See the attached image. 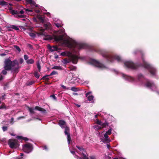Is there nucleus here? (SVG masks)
Returning a JSON list of instances; mask_svg holds the SVG:
<instances>
[{
	"instance_id": "nucleus-20",
	"label": "nucleus",
	"mask_w": 159,
	"mask_h": 159,
	"mask_svg": "<svg viewBox=\"0 0 159 159\" xmlns=\"http://www.w3.org/2000/svg\"><path fill=\"white\" fill-rule=\"evenodd\" d=\"M34 109L40 111L45 112V110L43 108L40 107L39 106H36L35 107Z\"/></svg>"
},
{
	"instance_id": "nucleus-2",
	"label": "nucleus",
	"mask_w": 159,
	"mask_h": 159,
	"mask_svg": "<svg viewBox=\"0 0 159 159\" xmlns=\"http://www.w3.org/2000/svg\"><path fill=\"white\" fill-rule=\"evenodd\" d=\"M122 75L123 77L127 80L134 83H135L136 81L137 82H140L141 84H143L145 86L151 89L152 90H156V87L155 84L153 83L144 79L141 75L140 74L138 75V79L136 80L134 79V78L125 75L124 74H122Z\"/></svg>"
},
{
	"instance_id": "nucleus-6",
	"label": "nucleus",
	"mask_w": 159,
	"mask_h": 159,
	"mask_svg": "<svg viewBox=\"0 0 159 159\" xmlns=\"http://www.w3.org/2000/svg\"><path fill=\"white\" fill-rule=\"evenodd\" d=\"M36 18H34L33 19V20L34 22L36 23H41L43 24V27L45 29L47 30L49 28V24L45 23V21L44 20L43 17L41 15H38L36 16Z\"/></svg>"
},
{
	"instance_id": "nucleus-44",
	"label": "nucleus",
	"mask_w": 159,
	"mask_h": 159,
	"mask_svg": "<svg viewBox=\"0 0 159 159\" xmlns=\"http://www.w3.org/2000/svg\"><path fill=\"white\" fill-rule=\"evenodd\" d=\"M32 2H32L30 4L32 5H34V6H35V7H37V5H35L36 4L35 2L34 1H33V0H32Z\"/></svg>"
},
{
	"instance_id": "nucleus-10",
	"label": "nucleus",
	"mask_w": 159,
	"mask_h": 159,
	"mask_svg": "<svg viewBox=\"0 0 159 159\" xmlns=\"http://www.w3.org/2000/svg\"><path fill=\"white\" fill-rule=\"evenodd\" d=\"M143 66L145 68L148 69L150 73L153 75H155L156 74V70L155 68L152 66L148 64L147 62H145L143 59Z\"/></svg>"
},
{
	"instance_id": "nucleus-27",
	"label": "nucleus",
	"mask_w": 159,
	"mask_h": 159,
	"mask_svg": "<svg viewBox=\"0 0 159 159\" xmlns=\"http://www.w3.org/2000/svg\"><path fill=\"white\" fill-rule=\"evenodd\" d=\"M7 5V3L4 0L0 1V5H2V6H4L5 5Z\"/></svg>"
},
{
	"instance_id": "nucleus-47",
	"label": "nucleus",
	"mask_w": 159,
	"mask_h": 159,
	"mask_svg": "<svg viewBox=\"0 0 159 159\" xmlns=\"http://www.w3.org/2000/svg\"><path fill=\"white\" fill-rule=\"evenodd\" d=\"M24 13V11H23V10H21L20 11H19V14H20L21 15L23 14Z\"/></svg>"
},
{
	"instance_id": "nucleus-3",
	"label": "nucleus",
	"mask_w": 159,
	"mask_h": 159,
	"mask_svg": "<svg viewBox=\"0 0 159 159\" xmlns=\"http://www.w3.org/2000/svg\"><path fill=\"white\" fill-rule=\"evenodd\" d=\"M4 68L8 71L11 70L13 74H16L19 72L20 67L17 60L11 61L9 59H7L4 61Z\"/></svg>"
},
{
	"instance_id": "nucleus-12",
	"label": "nucleus",
	"mask_w": 159,
	"mask_h": 159,
	"mask_svg": "<svg viewBox=\"0 0 159 159\" xmlns=\"http://www.w3.org/2000/svg\"><path fill=\"white\" fill-rule=\"evenodd\" d=\"M91 63L96 67L102 69H104L107 68V67L106 66L95 60H92Z\"/></svg>"
},
{
	"instance_id": "nucleus-7",
	"label": "nucleus",
	"mask_w": 159,
	"mask_h": 159,
	"mask_svg": "<svg viewBox=\"0 0 159 159\" xmlns=\"http://www.w3.org/2000/svg\"><path fill=\"white\" fill-rule=\"evenodd\" d=\"M112 130V128H110L106 133L104 134V138H103L101 135H100V133H99V136L100 137V139L101 141L103 143L108 142L109 143L111 141L110 139L109 138L108 135H110L111 133V131Z\"/></svg>"
},
{
	"instance_id": "nucleus-26",
	"label": "nucleus",
	"mask_w": 159,
	"mask_h": 159,
	"mask_svg": "<svg viewBox=\"0 0 159 159\" xmlns=\"http://www.w3.org/2000/svg\"><path fill=\"white\" fill-rule=\"evenodd\" d=\"M34 76L37 79H38L39 77V75L38 73V72L35 71L33 73Z\"/></svg>"
},
{
	"instance_id": "nucleus-11",
	"label": "nucleus",
	"mask_w": 159,
	"mask_h": 159,
	"mask_svg": "<svg viewBox=\"0 0 159 159\" xmlns=\"http://www.w3.org/2000/svg\"><path fill=\"white\" fill-rule=\"evenodd\" d=\"M23 151L27 153L31 152L33 149V145L30 143H26L23 145Z\"/></svg>"
},
{
	"instance_id": "nucleus-14",
	"label": "nucleus",
	"mask_w": 159,
	"mask_h": 159,
	"mask_svg": "<svg viewBox=\"0 0 159 159\" xmlns=\"http://www.w3.org/2000/svg\"><path fill=\"white\" fill-rule=\"evenodd\" d=\"M125 65L127 68H130L132 69H136V66L130 61H127L125 62Z\"/></svg>"
},
{
	"instance_id": "nucleus-35",
	"label": "nucleus",
	"mask_w": 159,
	"mask_h": 159,
	"mask_svg": "<svg viewBox=\"0 0 159 159\" xmlns=\"http://www.w3.org/2000/svg\"><path fill=\"white\" fill-rule=\"evenodd\" d=\"M29 111L30 112L31 114H34V109L32 108H29Z\"/></svg>"
},
{
	"instance_id": "nucleus-49",
	"label": "nucleus",
	"mask_w": 159,
	"mask_h": 159,
	"mask_svg": "<svg viewBox=\"0 0 159 159\" xmlns=\"http://www.w3.org/2000/svg\"><path fill=\"white\" fill-rule=\"evenodd\" d=\"M28 47L30 49H32L33 48V47L32 46L31 44H28Z\"/></svg>"
},
{
	"instance_id": "nucleus-52",
	"label": "nucleus",
	"mask_w": 159,
	"mask_h": 159,
	"mask_svg": "<svg viewBox=\"0 0 159 159\" xmlns=\"http://www.w3.org/2000/svg\"><path fill=\"white\" fill-rule=\"evenodd\" d=\"M3 79V76L1 75L0 73V81L2 80Z\"/></svg>"
},
{
	"instance_id": "nucleus-32",
	"label": "nucleus",
	"mask_w": 159,
	"mask_h": 159,
	"mask_svg": "<svg viewBox=\"0 0 159 159\" xmlns=\"http://www.w3.org/2000/svg\"><path fill=\"white\" fill-rule=\"evenodd\" d=\"M57 71H52L51 73H50V76L52 75H57Z\"/></svg>"
},
{
	"instance_id": "nucleus-31",
	"label": "nucleus",
	"mask_w": 159,
	"mask_h": 159,
	"mask_svg": "<svg viewBox=\"0 0 159 159\" xmlns=\"http://www.w3.org/2000/svg\"><path fill=\"white\" fill-rule=\"evenodd\" d=\"M14 47L19 52H20L21 51V50L19 47L17 45L14 46Z\"/></svg>"
},
{
	"instance_id": "nucleus-37",
	"label": "nucleus",
	"mask_w": 159,
	"mask_h": 159,
	"mask_svg": "<svg viewBox=\"0 0 159 159\" xmlns=\"http://www.w3.org/2000/svg\"><path fill=\"white\" fill-rule=\"evenodd\" d=\"M7 127L6 126H3L2 127V129L3 131H5L7 130Z\"/></svg>"
},
{
	"instance_id": "nucleus-50",
	"label": "nucleus",
	"mask_w": 159,
	"mask_h": 159,
	"mask_svg": "<svg viewBox=\"0 0 159 159\" xmlns=\"http://www.w3.org/2000/svg\"><path fill=\"white\" fill-rule=\"evenodd\" d=\"M108 143L107 144V147L108 149H109L111 147V146L109 144V143L107 142Z\"/></svg>"
},
{
	"instance_id": "nucleus-28",
	"label": "nucleus",
	"mask_w": 159,
	"mask_h": 159,
	"mask_svg": "<svg viewBox=\"0 0 159 159\" xmlns=\"http://www.w3.org/2000/svg\"><path fill=\"white\" fill-rule=\"evenodd\" d=\"M7 109L4 103H2V105L0 106V109Z\"/></svg>"
},
{
	"instance_id": "nucleus-5",
	"label": "nucleus",
	"mask_w": 159,
	"mask_h": 159,
	"mask_svg": "<svg viewBox=\"0 0 159 159\" xmlns=\"http://www.w3.org/2000/svg\"><path fill=\"white\" fill-rule=\"evenodd\" d=\"M59 124L60 126L62 128H65V134L67 136V139L68 144H69L71 138L70 137V134L69 133V128L67 127L66 125V123L65 121L63 120H60L59 121Z\"/></svg>"
},
{
	"instance_id": "nucleus-57",
	"label": "nucleus",
	"mask_w": 159,
	"mask_h": 159,
	"mask_svg": "<svg viewBox=\"0 0 159 159\" xmlns=\"http://www.w3.org/2000/svg\"><path fill=\"white\" fill-rule=\"evenodd\" d=\"M47 48L48 50H50V44L48 45Z\"/></svg>"
},
{
	"instance_id": "nucleus-63",
	"label": "nucleus",
	"mask_w": 159,
	"mask_h": 159,
	"mask_svg": "<svg viewBox=\"0 0 159 159\" xmlns=\"http://www.w3.org/2000/svg\"><path fill=\"white\" fill-rule=\"evenodd\" d=\"M73 94L74 95H77V93H73Z\"/></svg>"
},
{
	"instance_id": "nucleus-51",
	"label": "nucleus",
	"mask_w": 159,
	"mask_h": 159,
	"mask_svg": "<svg viewBox=\"0 0 159 159\" xmlns=\"http://www.w3.org/2000/svg\"><path fill=\"white\" fill-rule=\"evenodd\" d=\"M34 83V81H30L29 82L28 84V85H30Z\"/></svg>"
},
{
	"instance_id": "nucleus-15",
	"label": "nucleus",
	"mask_w": 159,
	"mask_h": 159,
	"mask_svg": "<svg viewBox=\"0 0 159 159\" xmlns=\"http://www.w3.org/2000/svg\"><path fill=\"white\" fill-rule=\"evenodd\" d=\"M92 93L91 92H89L87 93L86 94V96L87 97L88 100L91 102H93L94 101V97L92 95H90Z\"/></svg>"
},
{
	"instance_id": "nucleus-23",
	"label": "nucleus",
	"mask_w": 159,
	"mask_h": 159,
	"mask_svg": "<svg viewBox=\"0 0 159 159\" xmlns=\"http://www.w3.org/2000/svg\"><path fill=\"white\" fill-rule=\"evenodd\" d=\"M93 127L96 130H98L102 128V126L98 125H95L93 126Z\"/></svg>"
},
{
	"instance_id": "nucleus-16",
	"label": "nucleus",
	"mask_w": 159,
	"mask_h": 159,
	"mask_svg": "<svg viewBox=\"0 0 159 159\" xmlns=\"http://www.w3.org/2000/svg\"><path fill=\"white\" fill-rule=\"evenodd\" d=\"M97 123L98 125L102 126V128L105 127L107 126H108V124L107 122L102 123L101 121L98 120H97Z\"/></svg>"
},
{
	"instance_id": "nucleus-33",
	"label": "nucleus",
	"mask_w": 159,
	"mask_h": 159,
	"mask_svg": "<svg viewBox=\"0 0 159 159\" xmlns=\"http://www.w3.org/2000/svg\"><path fill=\"white\" fill-rule=\"evenodd\" d=\"M61 87L62 88V89H64L68 90V89H70L69 88H66L65 86H64V85H61Z\"/></svg>"
},
{
	"instance_id": "nucleus-46",
	"label": "nucleus",
	"mask_w": 159,
	"mask_h": 159,
	"mask_svg": "<svg viewBox=\"0 0 159 159\" xmlns=\"http://www.w3.org/2000/svg\"><path fill=\"white\" fill-rule=\"evenodd\" d=\"M14 119L13 117H12L11 119L10 120V123L11 124H13V121H14Z\"/></svg>"
},
{
	"instance_id": "nucleus-41",
	"label": "nucleus",
	"mask_w": 159,
	"mask_h": 159,
	"mask_svg": "<svg viewBox=\"0 0 159 159\" xmlns=\"http://www.w3.org/2000/svg\"><path fill=\"white\" fill-rule=\"evenodd\" d=\"M44 29H42V32H39V34L40 35H44Z\"/></svg>"
},
{
	"instance_id": "nucleus-45",
	"label": "nucleus",
	"mask_w": 159,
	"mask_h": 159,
	"mask_svg": "<svg viewBox=\"0 0 159 159\" xmlns=\"http://www.w3.org/2000/svg\"><path fill=\"white\" fill-rule=\"evenodd\" d=\"M26 2L28 3H29L30 4L32 2V0H25Z\"/></svg>"
},
{
	"instance_id": "nucleus-25",
	"label": "nucleus",
	"mask_w": 159,
	"mask_h": 159,
	"mask_svg": "<svg viewBox=\"0 0 159 159\" xmlns=\"http://www.w3.org/2000/svg\"><path fill=\"white\" fill-rule=\"evenodd\" d=\"M34 60L32 59H30L27 60L26 62L27 64H32L34 63Z\"/></svg>"
},
{
	"instance_id": "nucleus-17",
	"label": "nucleus",
	"mask_w": 159,
	"mask_h": 159,
	"mask_svg": "<svg viewBox=\"0 0 159 159\" xmlns=\"http://www.w3.org/2000/svg\"><path fill=\"white\" fill-rule=\"evenodd\" d=\"M49 75H46L44 76L41 79V80H43L46 82L45 84H49L48 83L49 80V78L48 77L49 76Z\"/></svg>"
},
{
	"instance_id": "nucleus-1",
	"label": "nucleus",
	"mask_w": 159,
	"mask_h": 159,
	"mask_svg": "<svg viewBox=\"0 0 159 159\" xmlns=\"http://www.w3.org/2000/svg\"><path fill=\"white\" fill-rule=\"evenodd\" d=\"M65 30L63 28L57 31V35H54L52 36L50 35V40L54 39L56 41L59 42L61 45L63 46L68 47L71 49L72 53L69 52H64L61 53L62 56L70 57V59L72 63L76 64L77 63L78 60L80 58L79 51L85 47V45L84 44L77 43L75 41L68 36L64 38L66 33Z\"/></svg>"
},
{
	"instance_id": "nucleus-38",
	"label": "nucleus",
	"mask_w": 159,
	"mask_h": 159,
	"mask_svg": "<svg viewBox=\"0 0 159 159\" xmlns=\"http://www.w3.org/2000/svg\"><path fill=\"white\" fill-rule=\"evenodd\" d=\"M70 89L71 90H72L73 91H74V92H76L77 91V89L76 88L74 87L71 88Z\"/></svg>"
},
{
	"instance_id": "nucleus-60",
	"label": "nucleus",
	"mask_w": 159,
	"mask_h": 159,
	"mask_svg": "<svg viewBox=\"0 0 159 159\" xmlns=\"http://www.w3.org/2000/svg\"><path fill=\"white\" fill-rule=\"evenodd\" d=\"M53 20H54V21H56V20H59L58 19H57L56 18H54L53 19Z\"/></svg>"
},
{
	"instance_id": "nucleus-8",
	"label": "nucleus",
	"mask_w": 159,
	"mask_h": 159,
	"mask_svg": "<svg viewBox=\"0 0 159 159\" xmlns=\"http://www.w3.org/2000/svg\"><path fill=\"white\" fill-rule=\"evenodd\" d=\"M102 55L103 57L107 58L108 61L111 62H114L115 60H116L118 61H119L121 59L119 56L116 55L112 56L107 53L105 54H103Z\"/></svg>"
},
{
	"instance_id": "nucleus-30",
	"label": "nucleus",
	"mask_w": 159,
	"mask_h": 159,
	"mask_svg": "<svg viewBox=\"0 0 159 159\" xmlns=\"http://www.w3.org/2000/svg\"><path fill=\"white\" fill-rule=\"evenodd\" d=\"M29 35H30V36L31 37L33 38H34L36 36L35 34L33 33H29Z\"/></svg>"
},
{
	"instance_id": "nucleus-61",
	"label": "nucleus",
	"mask_w": 159,
	"mask_h": 159,
	"mask_svg": "<svg viewBox=\"0 0 159 159\" xmlns=\"http://www.w3.org/2000/svg\"><path fill=\"white\" fill-rule=\"evenodd\" d=\"M24 155V154L23 153H20V156H23Z\"/></svg>"
},
{
	"instance_id": "nucleus-53",
	"label": "nucleus",
	"mask_w": 159,
	"mask_h": 159,
	"mask_svg": "<svg viewBox=\"0 0 159 159\" xmlns=\"http://www.w3.org/2000/svg\"><path fill=\"white\" fill-rule=\"evenodd\" d=\"M25 11H31V12H32L33 11L32 10H31V9H25Z\"/></svg>"
},
{
	"instance_id": "nucleus-62",
	"label": "nucleus",
	"mask_w": 159,
	"mask_h": 159,
	"mask_svg": "<svg viewBox=\"0 0 159 159\" xmlns=\"http://www.w3.org/2000/svg\"><path fill=\"white\" fill-rule=\"evenodd\" d=\"M58 58V56L57 55V56H55V58Z\"/></svg>"
},
{
	"instance_id": "nucleus-19",
	"label": "nucleus",
	"mask_w": 159,
	"mask_h": 159,
	"mask_svg": "<svg viewBox=\"0 0 159 159\" xmlns=\"http://www.w3.org/2000/svg\"><path fill=\"white\" fill-rule=\"evenodd\" d=\"M36 65L38 69L39 72H40L41 66L40 64L39 63V61H36Z\"/></svg>"
},
{
	"instance_id": "nucleus-21",
	"label": "nucleus",
	"mask_w": 159,
	"mask_h": 159,
	"mask_svg": "<svg viewBox=\"0 0 159 159\" xmlns=\"http://www.w3.org/2000/svg\"><path fill=\"white\" fill-rule=\"evenodd\" d=\"M50 52H53L54 51H58V49L57 46H53L51 47L50 46Z\"/></svg>"
},
{
	"instance_id": "nucleus-39",
	"label": "nucleus",
	"mask_w": 159,
	"mask_h": 159,
	"mask_svg": "<svg viewBox=\"0 0 159 159\" xmlns=\"http://www.w3.org/2000/svg\"><path fill=\"white\" fill-rule=\"evenodd\" d=\"M7 70L5 69L2 70V73L4 75H6L7 74Z\"/></svg>"
},
{
	"instance_id": "nucleus-55",
	"label": "nucleus",
	"mask_w": 159,
	"mask_h": 159,
	"mask_svg": "<svg viewBox=\"0 0 159 159\" xmlns=\"http://www.w3.org/2000/svg\"><path fill=\"white\" fill-rule=\"evenodd\" d=\"M5 96H6V95L5 94L3 95L2 96V99L4 100L5 99Z\"/></svg>"
},
{
	"instance_id": "nucleus-18",
	"label": "nucleus",
	"mask_w": 159,
	"mask_h": 159,
	"mask_svg": "<svg viewBox=\"0 0 159 159\" xmlns=\"http://www.w3.org/2000/svg\"><path fill=\"white\" fill-rule=\"evenodd\" d=\"M16 138L18 140H23L25 141H27L29 140V139L27 137H24L22 136H17Z\"/></svg>"
},
{
	"instance_id": "nucleus-43",
	"label": "nucleus",
	"mask_w": 159,
	"mask_h": 159,
	"mask_svg": "<svg viewBox=\"0 0 159 159\" xmlns=\"http://www.w3.org/2000/svg\"><path fill=\"white\" fill-rule=\"evenodd\" d=\"M24 59L26 60L28 59V58H29V57H28V56L27 55H24Z\"/></svg>"
},
{
	"instance_id": "nucleus-59",
	"label": "nucleus",
	"mask_w": 159,
	"mask_h": 159,
	"mask_svg": "<svg viewBox=\"0 0 159 159\" xmlns=\"http://www.w3.org/2000/svg\"><path fill=\"white\" fill-rule=\"evenodd\" d=\"M10 134H11V135L12 136H15V134H12V133H11Z\"/></svg>"
},
{
	"instance_id": "nucleus-56",
	"label": "nucleus",
	"mask_w": 159,
	"mask_h": 159,
	"mask_svg": "<svg viewBox=\"0 0 159 159\" xmlns=\"http://www.w3.org/2000/svg\"><path fill=\"white\" fill-rule=\"evenodd\" d=\"M16 159H23L22 157H17L16 158Z\"/></svg>"
},
{
	"instance_id": "nucleus-58",
	"label": "nucleus",
	"mask_w": 159,
	"mask_h": 159,
	"mask_svg": "<svg viewBox=\"0 0 159 159\" xmlns=\"http://www.w3.org/2000/svg\"><path fill=\"white\" fill-rule=\"evenodd\" d=\"M15 94L17 96H18L20 95L19 93H15Z\"/></svg>"
},
{
	"instance_id": "nucleus-24",
	"label": "nucleus",
	"mask_w": 159,
	"mask_h": 159,
	"mask_svg": "<svg viewBox=\"0 0 159 159\" xmlns=\"http://www.w3.org/2000/svg\"><path fill=\"white\" fill-rule=\"evenodd\" d=\"M70 59H64L62 61V62L64 63L67 64L69 63L70 61H72L71 59H70Z\"/></svg>"
},
{
	"instance_id": "nucleus-42",
	"label": "nucleus",
	"mask_w": 159,
	"mask_h": 159,
	"mask_svg": "<svg viewBox=\"0 0 159 159\" xmlns=\"http://www.w3.org/2000/svg\"><path fill=\"white\" fill-rule=\"evenodd\" d=\"M45 40H50V35H48L47 37H46L44 39Z\"/></svg>"
},
{
	"instance_id": "nucleus-9",
	"label": "nucleus",
	"mask_w": 159,
	"mask_h": 159,
	"mask_svg": "<svg viewBox=\"0 0 159 159\" xmlns=\"http://www.w3.org/2000/svg\"><path fill=\"white\" fill-rule=\"evenodd\" d=\"M8 145L11 148H18L20 144L16 139H9L8 142Z\"/></svg>"
},
{
	"instance_id": "nucleus-64",
	"label": "nucleus",
	"mask_w": 159,
	"mask_h": 159,
	"mask_svg": "<svg viewBox=\"0 0 159 159\" xmlns=\"http://www.w3.org/2000/svg\"><path fill=\"white\" fill-rule=\"evenodd\" d=\"M76 69V67H74V69H73V70H75Z\"/></svg>"
},
{
	"instance_id": "nucleus-48",
	"label": "nucleus",
	"mask_w": 159,
	"mask_h": 159,
	"mask_svg": "<svg viewBox=\"0 0 159 159\" xmlns=\"http://www.w3.org/2000/svg\"><path fill=\"white\" fill-rule=\"evenodd\" d=\"M20 64H22L23 62H24V60H23V59L22 58H20Z\"/></svg>"
},
{
	"instance_id": "nucleus-40",
	"label": "nucleus",
	"mask_w": 159,
	"mask_h": 159,
	"mask_svg": "<svg viewBox=\"0 0 159 159\" xmlns=\"http://www.w3.org/2000/svg\"><path fill=\"white\" fill-rule=\"evenodd\" d=\"M52 69L60 70V69H61V68L60 66H54V67H52Z\"/></svg>"
},
{
	"instance_id": "nucleus-36",
	"label": "nucleus",
	"mask_w": 159,
	"mask_h": 159,
	"mask_svg": "<svg viewBox=\"0 0 159 159\" xmlns=\"http://www.w3.org/2000/svg\"><path fill=\"white\" fill-rule=\"evenodd\" d=\"M42 147L43 150H44L45 151H47L48 150V149L46 145H43L42 146Z\"/></svg>"
},
{
	"instance_id": "nucleus-54",
	"label": "nucleus",
	"mask_w": 159,
	"mask_h": 159,
	"mask_svg": "<svg viewBox=\"0 0 159 159\" xmlns=\"http://www.w3.org/2000/svg\"><path fill=\"white\" fill-rule=\"evenodd\" d=\"M90 159H95V157L94 156H92L90 157Z\"/></svg>"
},
{
	"instance_id": "nucleus-13",
	"label": "nucleus",
	"mask_w": 159,
	"mask_h": 159,
	"mask_svg": "<svg viewBox=\"0 0 159 159\" xmlns=\"http://www.w3.org/2000/svg\"><path fill=\"white\" fill-rule=\"evenodd\" d=\"M9 10L10 13L12 15H16V16H15L16 17H20V18H24V17L25 15H20L19 14V11L17 10H13L12 8L10 7L9 8Z\"/></svg>"
},
{
	"instance_id": "nucleus-34",
	"label": "nucleus",
	"mask_w": 159,
	"mask_h": 159,
	"mask_svg": "<svg viewBox=\"0 0 159 159\" xmlns=\"http://www.w3.org/2000/svg\"><path fill=\"white\" fill-rule=\"evenodd\" d=\"M50 97H51L54 100H57V98L54 95H52L50 96Z\"/></svg>"
},
{
	"instance_id": "nucleus-22",
	"label": "nucleus",
	"mask_w": 159,
	"mask_h": 159,
	"mask_svg": "<svg viewBox=\"0 0 159 159\" xmlns=\"http://www.w3.org/2000/svg\"><path fill=\"white\" fill-rule=\"evenodd\" d=\"M9 28L14 29L16 30H19L18 27L16 25H10L9 26Z\"/></svg>"
},
{
	"instance_id": "nucleus-4",
	"label": "nucleus",
	"mask_w": 159,
	"mask_h": 159,
	"mask_svg": "<svg viewBox=\"0 0 159 159\" xmlns=\"http://www.w3.org/2000/svg\"><path fill=\"white\" fill-rule=\"evenodd\" d=\"M76 147L79 150V151L72 150L70 148V152L73 155H75L74 157L77 159H88L86 152L84 149L77 146H76Z\"/></svg>"
},
{
	"instance_id": "nucleus-29",
	"label": "nucleus",
	"mask_w": 159,
	"mask_h": 159,
	"mask_svg": "<svg viewBox=\"0 0 159 159\" xmlns=\"http://www.w3.org/2000/svg\"><path fill=\"white\" fill-rule=\"evenodd\" d=\"M55 24L56 27H61L62 25H61V22L57 23H55Z\"/></svg>"
}]
</instances>
